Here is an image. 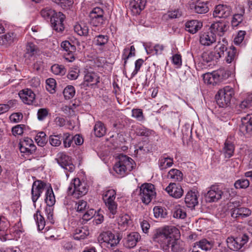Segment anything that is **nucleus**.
Instances as JSON below:
<instances>
[{
	"label": "nucleus",
	"instance_id": "obj_31",
	"mask_svg": "<svg viewBox=\"0 0 252 252\" xmlns=\"http://www.w3.org/2000/svg\"><path fill=\"white\" fill-rule=\"evenodd\" d=\"M94 135L98 137L103 136L106 133V128L104 124L100 121L96 122L94 127Z\"/></svg>",
	"mask_w": 252,
	"mask_h": 252
},
{
	"label": "nucleus",
	"instance_id": "obj_23",
	"mask_svg": "<svg viewBox=\"0 0 252 252\" xmlns=\"http://www.w3.org/2000/svg\"><path fill=\"white\" fill-rule=\"evenodd\" d=\"M227 29V25L222 22H216L211 25L210 28V31L215 33V35L217 34L220 36L223 35Z\"/></svg>",
	"mask_w": 252,
	"mask_h": 252
},
{
	"label": "nucleus",
	"instance_id": "obj_50",
	"mask_svg": "<svg viewBox=\"0 0 252 252\" xmlns=\"http://www.w3.org/2000/svg\"><path fill=\"white\" fill-rule=\"evenodd\" d=\"M46 90L51 94L55 92V88L56 85V80L53 78H48L46 81Z\"/></svg>",
	"mask_w": 252,
	"mask_h": 252
},
{
	"label": "nucleus",
	"instance_id": "obj_30",
	"mask_svg": "<svg viewBox=\"0 0 252 252\" xmlns=\"http://www.w3.org/2000/svg\"><path fill=\"white\" fill-rule=\"evenodd\" d=\"M45 200L47 206H53L55 203V195L50 185H48L45 191Z\"/></svg>",
	"mask_w": 252,
	"mask_h": 252
},
{
	"label": "nucleus",
	"instance_id": "obj_7",
	"mask_svg": "<svg viewBox=\"0 0 252 252\" xmlns=\"http://www.w3.org/2000/svg\"><path fill=\"white\" fill-rule=\"evenodd\" d=\"M122 237L118 234L115 235L110 231L101 233L98 236V239L101 243H104L108 248H113L116 246L120 242Z\"/></svg>",
	"mask_w": 252,
	"mask_h": 252
},
{
	"label": "nucleus",
	"instance_id": "obj_1",
	"mask_svg": "<svg viewBox=\"0 0 252 252\" xmlns=\"http://www.w3.org/2000/svg\"><path fill=\"white\" fill-rule=\"evenodd\" d=\"M179 233V230L174 226H165L157 229L152 239L158 243L164 252H185V243L181 240L174 238V234Z\"/></svg>",
	"mask_w": 252,
	"mask_h": 252
},
{
	"label": "nucleus",
	"instance_id": "obj_4",
	"mask_svg": "<svg viewBox=\"0 0 252 252\" xmlns=\"http://www.w3.org/2000/svg\"><path fill=\"white\" fill-rule=\"evenodd\" d=\"M88 190V189L86 184L81 182L78 178L74 179L68 188V194L76 198H79L85 195Z\"/></svg>",
	"mask_w": 252,
	"mask_h": 252
},
{
	"label": "nucleus",
	"instance_id": "obj_26",
	"mask_svg": "<svg viewBox=\"0 0 252 252\" xmlns=\"http://www.w3.org/2000/svg\"><path fill=\"white\" fill-rule=\"evenodd\" d=\"M227 41L225 39H223L222 42H218L215 46L214 52L219 59L224 56V52L227 51Z\"/></svg>",
	"mask_w": 252,
	"mask_h": 252
},
{
	"label": "nucleus",
	"instance_id": "obj_57",
	"mask_svg": "<svg viewBox=\"0 0 252 252\" xmlns=\"http://www.w3.org/2000/svg\"><path fill=\"white\" fill-rule=\"evenodd\" d=\"M243 20V14H235L233 15V18L231 21L232 26H237Z\"/></svg>",
	"mask_w": 252,
	"mask_h": 252
},
{
	"label": "nucleus",
	"instance_id": "obj_8",
	"mask_svg": "<svg viewBox=\"0 0 252 252\" xmlns=\"http://www.w3.org/2000/svg\"><path fill=\"white\" fill-rule=\"evenodd\" d=\"M116 192L113 189L106 191L103 195V199L110 214L114 215L117 213L118 205L115 201Z\"/></svg>",
	"mask_w": 252,
	"mask_h": 252
},
{
	"label": "nucleus",
	"instance_id": "obj_22",
	"mask_svg": "<svg viewBox=\"0 0 252 252\" xmlns=\"http://www.w3.org/2000/svg\"><path fill=\"white\" fill-rule=\"evenodd\" d=\"M99 82V77L96 73L89 72L85 75L83 83L86 86H92L96 85Z\"/></svg>",
	"mask_w": 252,
	"mask_h": 252
},
{
	"label": "nucleus",
	"instance_id": "obj_25",
	"mask_svg": "<svg viewBox=\"0 0 252 252\" xmlns=\"http://www.w3.org/2000/svg\"><path fill=\"white\" fill-rule=\"evenodd\" d=\"M208 4V2L198 0L193 3V9L195 13L198 14L206 13L209 10Z\"/></svg>",
	"mask_w": 252,
	"mask_h": 252
},
{
	"label": "nucleus",
	"instance_id": "obj_44",
	"mask_svg": "<svg viewBox=\"0 0 252 252\" xmlns=\"http://www.w3.org/2000/svg\"><path fill=\"white\" fill-rule=\"evenodd\" d=\"M63 93L65 99H70L74 96L75 90L73 86L68 85L65 88Z\"/></svg>",
	"mask_w": 252,
	"mask_h": 252
},
{
	"label": "nucleus",
	"instance_id": "obj_37",
	"mask_svg": "<svg viewBox=\"0 0 252 252\" xmlns=\"http://www.w3.org/2000/svg\"><path fill=\"white\" fill-rule=\"evenodd\" d=\"M34 218L36 221L38 230H43L45 225V221L44 218L39 211H37L36 213L34 215Z\"/></svg>",
	"mask_w": 252,
	"mask_h": 252
},
{
	"label": "nucleus",
	"instance_id": "obj_48",
	"mask_svg": "<svg viewBox=\"0 0 252 252\" xmlns=\"http://www.w3.org/2000/svg\"><path fill=\"white\" fill-rule=\"evenodd\" d=\"M153 131L144 126L139 127L136 129L137 135L140 136L149 137L152 135Z\"/></svg>",
	"mask_w": 252,
	"mask_h": 252
},
{
	"label": "nucleus",
	"instance_id": "obj_43",
	"mask_svg": "<svg viewBox=\"0 0 252 252\" xmlns=\"http://www.w3.org/2000/svg\"><path fill=\"white\" fill-rule=\"evenodd\" d=\"M35 140L38 146L43 147L47 141L45 132L41 131L38 133L35 137Z\"/></svg>",
	"mask_w": 252,
	"mask_h": 252
},
{
	"label": "nucleus",
	"instance_id": "obj_35",
	"mask_svg": "<svg viewBox=\"0 0 252 252\" xmlns=\"http://www.w3.org/2000/svg\"><path fill=\"white\" fill-rule=\"evenodd\" d=\"M108 39L107 35L99 34L95 36L93 42L95 46L102 47L108 42Z\"/></svg>",
	"mask_w": 252,
	"mask_h": 252
},
{
	"label": "nucleus",
	"instance_id": "obj_11",
	"mask_svg": "<svg viewBox=\"0 0 252 252\" xmlns=\"http://www.w3.org/2000/svg\"><path fill=\"white\" fill-rule=\"evenodd\" d=\"M61 47L65 52L63 54V58L68 62H72L75 59L74 53L76 52V47L72 45L68 41H63L61 43Z\"/></svg>",
	"mask_w": 252,
	"mask_h": 252
},
{
	"label": "nucleus",
	"instance_id": "obj_36",
	"mask_svg": "<svg viewBox=\"0 0 252 252\" xmlns=\"http://www.w3.org/2000/svg\"><path fill=\"white\" fill-rule=\"evenodd\" d=\"M225 61L228 63H231L236 58L237 51L235 47L231 46L226 51Z\"/></svg>",
	"mask_w": 252,
	"mask_h": 252
},
{
	"label": "nucleus",
	"instance_id": "obj_6",
	"mask_svg": "<svg viewBox=\"0 0 252 252\" xmlns=\"http://www.w3.org/2000/svg\"><path fill=\"white\" fill-rule=\"evenodd\" d=\"M249 236L245 233L239 235L236 237H228L226 243L228 248L233 251H238L246 244L249 240Z\"/></svg>",
	"mask_w": 252,
	"mask_h": 252
},
{
	"label": "nucleus",
	"instance_id": "obj_32",
	"mask_svg": "<svg viewBox=\"0 0 252 252\" xmlns=\"http://www.w3.org/2000/svg\"><path fill=\"white\" fill-rule=\"evenodd\" d=\"M167 178L174 181H181L183 179V174L177 169H172L168 172Z\"/></svg>",
	"mask_w": 252,
	"mask_h": 252
},
{
	"label": "nucleus",
	"instance_id": "obj_58",
	"mask_svg": "<svg viewBox=\"0 0 252 252\" xmlns=\"http://www.w3.org/2000/svg\"><path fill=\"white\" fill-rule=\"evenodd\" d=\"M167 15L170 19L178 18L182 15V12L180 9L169 11Z\"/></svg>",
	"mask_w": 252,
	"mask_h": 252
},
{
	"label": "nucleus",
	"instance_id": "obj_56",
	"mask_svg": "<svg viewBox=\"0 0 252 252\" xmlns=\"http://www.w3.org/2000/svg\"><path fill=\"white\" fill-rule=\"evenodd\" d=\"M103 10L99 7H95L93 9L90 14L91 18H95L99 16L103 17Z\"/></svg>",
	"mask_w": 252,
	"mask_h": 252
},
{
	"label": "nucleus",
	"instance_id": "obj_42",
	"mask_svg": "<svg viewBox=\"0 0 252 252\" xmlns=\"http://www.w3.org/2000/svg\"><path fill=\"white\" fill-rule=\"evenodd\" d=\"M153 211L154 216L157 218H165L167 215L166 210L159 206L155 207Z\"/></svg>",
	"mask_w": 252,
	"mask_h": 252
},
{
	"label": "nucleus",
	"instance_id": "obj_2",
	"mask_svg": "<svg viewBox=\"0 0 252 252\" xmlns=\"http://www.w3.org/2000/svg\"><path fill=\"white\" fill-rule=\"evenodd\" d=\"M135 165V163L131 158L121 154L118 156V161L114 165L113 169L118 175L124 177L131 171Z\"/></svg>",
	"mask_w": 252,
	"mask_h": 252
},
{
	"label": "nucleus",
	"instance_id": "obj_9",
	"mask_svg": "<svg viewBox=\"0 0 252 252\" xmlns=\"http://www.w3.org/2000/svg\"><path fill=\"white\" fill-rule=\"evenodd\" d=\"M48 185L41 180H37L33 182L31 191L32 198L33 203H35L41 194L46 191Z\"/></svg>",
	"mask_w": 252,
	"mask_h": 252
},
{
	"label": "nucleus",
	"instance_id": "obj_16",
	"mask_svg": "<svg viewBox=\"0 0 252 252\" xmlns=\"http://www.w3.org/2000/svg\"><path fill=\"white\" fill-rule=\"evenodd\" d=\"M165 190L170 196L176 198H180L183 194L182 187L175 183H170Z\"/></svg>",
	"mask_w": 252,
	"mask_h": 252
},
{
	"label": "nucleus",
	"instance_id": "obj_55",
	"mask_svg": "<svg viewBox=\"0 0 252 252\" xmlns=\"http://www.w3.org/2000/svg\"><path fill=\"white\" fill-rule=\"evenodd\" d=\"M86 230L83 228H77L75 230L74 237L75 239L79 240L85 238L87 235Z\"/></svg>",
	"mask_w": 252,
	"mask_h": 252
},
{
	"label": "nucleus",
	"instance_id": "obj_59",
	"mask_svg": "<svg viewBox=\"0 0 252 252\" xmlns=\"http://www.w3.org/2000/svg\"><path fill=\"white\" fill-rule=\"evenodd\" d=\"M132 116L139 121H142L144 119L143 111L140 109H133L132 110Z\"/></svg>",
	"mask_w": 252,
	"mask_h": 252
},
{
	"label": "nucleus",
	"instance_id": "obj_62",
	"mask_svg": "<svg viewBox=\"0 0 252 252\" xmlns=\"http://www.w3.org/2000/svg\"><path fill=\"white\" fill-rule=\"evenodd\" d=\"M57 4H60L63 8H66L73 3V0H52Z\"/></svg>",
	"mask_w": 252,
	"mask_h": 252
},
{
	"label": "nucleus",
	"instance_id": "obj_52",
	"mask_svg": "<svg viewBox=\"0 0 252 252\" xmlns=\"http://www.w3.org/2000/svg\"><path fill=\"white\" fill-rule=\"evenodd\" d=\"M56 13L54 10L46 7L41 11V15L46 19H51Z\"/></svg>",
	"mask_w": 252,
	"mask_h": 252
},
{
	"label": "nucleus",
	"instance_id": "obj_5",
	"mask_svg": "<svg viewBox=\"0 0 252 252\" xmlns=\"http://www.w3.org/2000/svg\"><path fill=\"white\" fill-rule=\"evenodd\" d=\"M136 191H138L142 202L146 204H148L156 196L155 187L152 184H143Z\"/></svg>",
	"mask_w": 252,
	"mask_h": 252
},
{
	"label": "nucleus",
	"instance_id": "obj_15",
	"mask_svg": "<svg viewBox=\"0 0 252 252\" xmlns=\"http://www.w3.org/2000/svg\"><path fill=\"white\" fill-rule=\"evenodd\" d=\"M239 128L240 131L243 134L252 131V114H248L241 118V124Z\"/></svg>",
	"mask_w": 252,
	"mask_h": 252
},
{
	"label": "nucleus",
	"instance_id": "obj_34",
	"mask_svg": "<svg viewBox=\"0 0 252 252\" xmlns=\"http://www.w3.org/2000/svg\"><path fill=\"white\" fill-rule=\"evenodd\" d=\"M234 145L230 141L226 140L223 147V152L226 158H230L231 157L234 153Z\"/></svg>",
	"mask_w": 252,
	"mask_h": 252
},
{
	"label": "nucleus",
	"instance_id": "obj_40",
	"mask_svg": "<svg viewBox=\"0 0 252 252\" xmlns=\"http://www.w3.org/2000/svg\"><path fill=\"white\" fill-rule=\"evenodd\" d=\"M194 246H196V250L197 248H200L205 251L210 250L212 247L211 242L206 239L201 240L198 242L195 243Z\"/></svg>",
	"mask_w": 252,
	"mask_h": 252
},
{
	"label": "nucleus",
	"instance_id": "obj_46",
	"mask_svg": "<svg viewBox=\"0 0 252 252\" xmlns=\"http://www.w3.org/2000/svg\"><path fill=\"white\" fill-rule=\"evenodd\" d=\"M52 72L55 75H63L65 73V69L63 66L55 64L51 67Z\"/></svg>",
	"mask_w": 252,
	"mask_h": 252
},
{
	"label": "nucleus",
	"instance_id": "obj_28",
	"mask_svg": "<svg viewBox=\"0 0 252 252\" xmlns=\"http://www.w3.org/2000/svg\"><path fill=\"white\" fill-rule=\"evenodd\" d=\"M146 0H133L131 3V10L133 14H139L145 6Z\"/></svg>",
	"mask_w": 252,
	"mask_h": 252
},
{
	"label": "nucleus",
	"instance_id": "obj_3",
	"mask_svg": "<svg viewBox=\"0 0 252 252\" xmlns=\"http://www.w3.org/2000/svg\"><path fill=\"white\" fill-rule=\"evenodd\" d=\"M234 94V90L230 86H226L220 90L215 96L217 104L220 107L228 106Z\"/></svg>",
	"mask_w": 252,
	"mask_h": 252
},
{
	"label": "nucleus",
	"instance_id": "obj_61",
	"mask_svg": "<svg viewBox=\"0 0 252 252\" xmlns=\"http://www.w3.org/2000/svg\"><path fill=\"white\" fill-rule=\"evenodd\" d=\"M246 35V32L244 31H240L236 36L234 39V42L236 45H239L241 44L244 39Z\"/></svg>",
	"mask_w": 252,
	"mask_h": 252
},
{
	"label": "nucleus",
	"instance_id": "obj_18",
	"mask_svg": "<svg viewBox=\"0 0 252 252\" xmlns=\"http://www.w3.org/2000/svg\"><path fill=\"white\" fill-rule=\"evenodd\" d=\"M203 80L205 83L208 84H212L213 85H216L220 82L222 76L220 75L219 71H214L212 73H207L203 75Z\"/></svg>",
	"mask_w": 252,
	"mask_h": 252
},
{
	"label": "nucleus",
	"instance_id": "obj_27",
	"mask_svg": "<svg viewBox=\"0 0 252 252\" xmlns=\"http://www.w3.org/2000/svg\"><path fill=\"white\" fill-rule=\"evenodd\" d=\"M202 24L197 20L187 22L185 24V29L191 33H196L202 27Z\"/></svg>",
	"mask_w": 252,
	"mask_h": 252
},
{
	"label": "nucleus",
	"instance_id": "obj_54",
	"mask_svg": "<svg viewBox=\"0 0 252 252\" xmlns=\"http://www.w3.org/2000/svg\"><path fill=\"white\" fill-rule=\"evenodd\" d=\"M49 110L48 108H40L38 110L37 115L39 121H43L49 115Z\"/></svg>",
	"mask_w": 252,
	"mask_h": 252
},
{
	"label": "nucleus",
	"instance_id": "obj_39",
	"mask_svg": "<svg viewBox=\"0 0 252 252\" xmlns=\"http://www.w3.org/2000/svg\"><path fill=\"white\" fill-rule=\"evenodd\" d=\"M74 30L75 32L80 36H87L89 32V29L87 26H82L80 24L75 25Z\"/></svg>",
	"mask_w": 252,
	"mask_h": 252
},
{
	"label": "nucleus",
	"instance_id": "obj_64",
	"mask_svg": "<svg viewBox=\"0 0 252 252\" xmlns=\"http://www.w3.org/2000/svg\"><path fill=\"white\" fill-rule=\"evenodd\" d=\"M27 53L32 56L37 52V48L32 43H29L27 46Z\"/></svg>",
	"mask_w": 252,
	"mask_h": 252
},
{
	"label": "nucleus",
	"instance_id": "obj_47",
	"mask_svg": "<svg viewBox=\"0 0 252 252\" xmlns=\"http://www.w3.org/2000/svg\"><path fill=\"white\" fill-rule=\"evenodd\" d=\"M186 212L184 208L179 206L175 208V210L173 213V217L174 218L184 219L186 217Z\"/></svg>",
	"mask_w": 252,
	"mask_h": 252
},
{
	"label": "nucleus",
	"instance_id": "obj_14",
	"mask_svg": "<svg viewBox=\"0 0 252 252\" xmlns=\"http://www.w3.org/2000/svg\"><path fill=\"white\" fill-rule=\"evenodd\" d=\"M140 239L141 236L138 232H131L124 239V246L129 249L133 248Z\"/></svg>",
	"mask_w": 252,
	"mask_h": 252
},
{
	"label": "nucleus",
	"instance_id": "obj_24",
	"mask_svg": "<svg viewBox=\"0 0 252 252\" xmlns=\"http://www.w3.org/2000/svg\"><path fill=\"white\" fill-rule=\"evenodd\" d=\"M185 202L189 208H194L198 203V196L195 192L189 191L185 198Z\"/></svg>",
	"mask_w": 252,
	"mask_h": 252
},
{
	"label": "nucleus",
	"instance_id": "obj_10",
	"mask_svg": "<svg viewBox=\"0 0 252 252\" xmlns=\"http://www.w3.org/2000/svg\"><path fill=\"white\" fill-rule=\"evenodd\" d=\"M56 160L58 163L64 169L70 172L74 169L71 158L64 153L61 152L57 154Z\"/></svg>",
	"mask_w": 252,
	"mask_h": 252
},
{
	"label": "nucleus",
	"instance_id": "obj_45",
	"mask_svg": "<svg viewBox=\"0 0 252 252\" xmlns=\"http://www.w3.org/2000/svg\"><path fill=\"white\" fill-rule=\"evenodd\" d=\"M62 135L61 134L58 135H51L49 138V141L53 146H59L62 143Z\"/></svg>",
	"mask_w": 252,
	"mask_h": 252
},
{
	"label": "nucleus",
	"instance_id": "obj_53",
	"mask_svg": "<svg viewBox=\"0 0 252 252\" xmlns=\"http://www.w3.org/2000/svg\"><path fill=\"white\" fill-rule=\"evenodd\" d=\"M249 185L250 182L248 180L241 179L235 183L234 186L236 189H245L248 187Z\"/></svg>",
	"mask_w": 252,
	"mask_h": 252
},
{
	"label": "nucleus",
	"instance_id": "obj_49",
	"mask_svg": "<svg viewBox=\"0 0 252 252\" xmlns=\"http://www.w3.org/2000/svg\"><path fill=\"white\" fill-rule=\"evenodd\" d=\"M62 136L64 147L65 148L70 147L73 141V137L69 133H63Z\"/></svg>",
	"mask_w": 252,
	"mask_h": 252
},
{
	"label": "nucleus",
	"instance_id": "obj_60",
	"mask_svg": "<svg viewBox=\"0 0 252 252\" xmlns=\"http://www.w3.org/2000/svg\"><path fill=\"white\" fill-rule=\"evenodd\" d=\"M87 207V202L83 200H80L76 203V209L77 212H82Z\"/></svg>",
	"mask_w": 252,
	"mask_h": 252
},
{
	"label": "nucleus",
	"instance_id": "obj_19",
	"mask_svg": "<svg viewBox=\"0 0 252 252\" xmlns=\"http://www.w3.org/2000/svg\"><path fill=\"white\" fill-rule=\"evenodd\" d=\"M19 95L25 103L29 105L32 103L35 96L32 91L29 89L20 91L19 93Z\"/></svg>",
	"mask_w": 252,
	"mask_h": 252
},
{
	"label": "nucleus",
	"instance_id": "obj_38",
	"mask_svg": "<svg viewBox=\"0 0 252 252\" xmlns=\"http://www.w3.org/2000/svg\"><path fill=\"white\" fill-rule=\"evenodd\" d=\"M202 58L203 61L207 63L213 61H217L219 60L214 51L204 52L202 55Z\"/></svg>",
	"mask_w": 252,
	"mask_h": 252
},
{
	"label": "nucleus",
	"instance_id": "obj_63",
	"mask_svg": "<svg viewBox=\"0 0 252 252\" xmlns=\"http://www.w3.org/2000/svg\"><path fill=\"white\" fill-rule=\"evenodd\" d=\"M96 212L94 209H90L87 210L83 215L82 219L83 220L87 221L90 220L95 215Z\"/></svg>",
	"mask_w": 252,
	"mask_h": 252
},
{
	"label": "nucleus",
	"instance_id": "obj_13",
	"mask_svg": "<svg viewBox=\"0 0 252 252\" xmlns=\"http://www.w3.org/2000/svg\"><path fill=\"white\" fill-rule=\"evenodd\" d=\"M65 16L60 12H56L55 14L51 18L50 22L53 29L57 32H62L63 31L64 27L63 21Z\"/></svg>",
	"mask_w": 252,
	"mask_h": 252
},
{
	"label": "nucleus",
	"instance_id": "obj_33",
	"mask_svg": "<svg viewBox=\"0 0 252 252\" xmlns=\"http://www.w3.org/2000/svg\"><path fill=\"white\" fill-rule=\"evenodd\" d=\"M135 49L133 45L130 46V48H126L124 49L122 55V59L124 60V66H125L127 63V60L132 56H135Z\"/></svg>",
	"mask_w": 252,
	"mask_h": 252
},
{
	"label": "nucleus",
	"instance_id": "obj_21",
	"mask_svg": "<svg viewBox=\"0 0 252 252\" xmlns=\"http://www.w3.org/2000/svg\"><path fill=\"white\" fill-rule=\"evenodd\" d=\"M251 214V210L244 207L234 208L231 211L232 217L236 219H243L250 216Z\"/></svg>",
	"mask_w": 252,
	"mask_h": 252
},
{
	"label": "nucleus",
	"instance_id": "obj_17",
	"mask_svg": "<svg viewBox=\"0 0 252 252\" xmlns=\"http://www.w3.org/2000/svg\"><path fill=\"white\" fill-rule=\"evenodd\" d=\"M200 43L204 46H210L216 41V35L213 32H202L200 35Z\"/></svg>",
	"mask_w": 252,
	"mask_h": 252
},
{
	"label": "nucleus",
	"instance_id": "obj_29",
	"mask_svg": "<svg viewBox=\"0 0 252 252\" xmlns=\"http://www.w3.org/2000/svg\"><path fill=\"white\" fill-rule=\"evenodd\" d=\"M173 164V159L172 158L162 156L159 158L158 166L161 170L171 167Z\"/></svg>",
	"mask_w": 252,
	"mask_h": 252
},
{
	"label": "nucleus",
	"instance_id": "obj_20",
	"mask_svg": "<svg viewBox=\"0 0 252 252\" xmlns=\"http://www.w3.org/2000/svg\"><path fill=\"white\" fill-rule=\"evenodd\" d=\"M230 15V10L228 7L224 5H217L213 12L215 17L226 18Z\"/></svg>",
	"mask_w": 252,
	"mask_h": 252
},
{
	"label": "nucleus",
	"instance_id": "obj_41",
	"mask_svg": "<svg viewBox=\"0 0 252 252\" xmlns=\"http://www.w3.org/2000/svg\"><path fill=\"white\" fill-rule=\"evenodd\" d=\"M2 44H11L16 40V35L13 32H8L1 37Z\"/></svg>",
	"mask_w": 252,
	"mask_h": 252
},
{
	"label": "nucleus",
	"instance_id": "obj_51",
	"mask_svg": "<svg viewBox=\"0 0 252 252\" xmlns=\"http://www.w3.org/2000/svg\"><path fill=\"white\" fill-rule=\"evenodd\" d=\"M130 221V216L127 214H125L120 217L119 220V224L123 226L124 228L126 229Z\"/></svg>",
	"mask_w": 252,
	"mask_h": 252
},
{
	"label": "nucleus",
	"instance_id": "obj_12",
	"mask_svg": "<svg viewBox=\"0 0 252 252\" xmlns=\"http://www.w3.org/2000/svg\"><path fill=\"white\" fill-rule=\"evenodd\" d=\"M224 196V192L215 186H211L205 195L206 200L209 202H216Z\"/></svg>",
	"mask_w": 252,
	"mask_h": 252
}]
</instances>
